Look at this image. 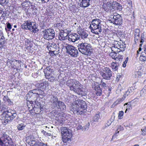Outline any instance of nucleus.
<instances>
[{
	"label": "nucleus",
	"mask_w": 146,
	"mask_h": 146,
	"mask_svg": "<svg viewBox=\"0 0 146 146\" xmlns=\"http://www.w3.org/2000/svg\"><path fill=\"white\" fill-rule=\"evenodd\" d=\"M66 85L69 87L70 90L78 95L85 96L87 94V90L83 87V85L76 80H69L66 82Z\"/></svg>",
	"instance_id": "obj_1"
},
{
	"label": "nucleus",
	"mask_w": 146,
	"mask_h": 146,
	"mask_svg": "<svg viewBox=\"0 0 146 146\" xmlns=\"http://www.w3.org/2000/svg\"><path fill=\"white\" fill-rule=\"evenodd\" d=\"M101 21L100 19H93L92 24L93 28H91V32L95 34H98L102 31Z\"/></svg>",
	"instance_id": "obj_6"
},
{
	"label": "nucleus",
	"mask_w": 146,
	"mask_h": 146,
	"mask_svg": "<svg viewBox=\"0 0 146 146\" xmlns=\"http://www.w3.org/2000/svg\"><path fill=\"white\" fill-rule=\"evenodd\" d=\"M42 133H43L44 135L46 136H50L51 135L50 133H47L44 130L42 131Z\"/></svg>",
	"instance_id": "obj_41"
},
{
	"label": "nucleus",
	"mask_w": 146,
	"mask_h": 146,
	"mask_svg": "<svg viewBox=\"0 0 146 146\" xmlns=\"http://www.w3.org/2000/svg\"><path fill=\"white\" fill-rule=\"evenodd\" d=\"M139 51H140L141 50V48H139Z\"/></svg>",
	"instance_id": "obj_63"
},
{
	"label": "nucleus",
	"mask_w": 146,
	"mask_h": 146,
	"mask_svg": "<svg viewBox=\"0 0 146 146\" xmlns=\"http://www.w3.org/2000/svg\"><path fill=\"white\" fill-rule=\"evenodd\" d=\"M29 3L27 1H25L24 2L22 3V5L24 7H27L29 5Z\"/></svg>",
	"instance_id": "obj_33"
},
{
	"label": "nucleus",
	"mask_w": 146,
	"mask_h": 146,
	"mask_svg": "<svg viewBox=\"0 0 146 146\" xmlns=\"http://www.w3.org/2000/svg\"><path fill=\"white\" fill-rule=\"evenodd\" d=\"M3 115V116L5 115V120L7 122L13 120L17 116L16 112L15 113L13 111L10 112L8 111H4Z\"/></svg>",
	"instance_id": "obj_10"
},
{
	"label": "nucleus",
	"mask_w": 146,
	"mask_h": 146,
	"mask_svg": "<svg viewBox=\"0 0 146 146\" xmlns=\"http://www.w3.org/2000/svg\"><path fill=\"white\" fill-rule=\"evenodd\" d=\"M112 69L114 71H116L118 69V67L119 66V62H112L111 64Z\"/></svg>",
	"instance_id": "obj_21"
},
{
	"label": "nucleus",
	"mask_w": 146,
	"mask_h": 146,
	"mask_svg": "<svg viewBox=\"0 0 146 146\" xmlns=\"http://www.w3.org/2000/svg\"><path fill=\"white\" fill-rule=\"evenodd\" d=\"M68 34L66 31H62L58 36L59 39L60 40H64L68 38Z\"/></svg>",
	"instance_id": "obj_18"
},
{
	"label": "nucleus",
	"mask_w": 146,
	"mask_h": 146,
	"mask_svg": "<svg viewBox=\"0 0 146 146\" xmlns=\"http://www.w3.org/2000/svg\"><path fill=\"white\" fill-rule=\"evenodd\" d=\"M43 93V92L41 89H36L33 90L29 92L27 94V98H30V100H27V106L31 113L33 115L34 111V108L33 104L34 102L35 103L36 102V98L35 97L36 96V94L39 96V95H42Z\"/></svg>",
	"instance_id": "obj_2"
},
{
	"label": "nucleus",
	"mask_w": 146,
	"mask_h": 146,
	"mask_svg": "<svg viewBox=\"0 0 146 146\" xmlns=\"http://www.w3.org/2000/svg\"><path fill=\"white\" fill-rule=\"evenodd\" d=\"M50 101L52 103L51 106L53 108H56L61 110L66 109V106L62 102L58 101L56 96H52L51 98Z\"/></svg>",
	"instance_id": "obj_5"
},
{
	"label": "nucleus",
	"mask_w": 146,
	"mask_h": 146,
	"mask_svg": "<svg viewBox=\"0 0 146 146\" xmlns=\"http://www.w3.org/2000/svg\"><path fill=\"white\" fill-rule=\"evenodd\" d=\"M68 37L69 41L74 42L79 39L80 36L76 33H72L69 35Z\"/></svg>",
	"instance_id": "obj_17"
},
{
	"label": "nucleus",
	"mask_w": 146,
	"mask_h": 146,
	"mask_svg": "<svg viewBox=\"0 0 146 146\" xmlns=\"http://www.w3.org/2000/svg\"><path fill=\"white\" fill-rule=\"evenodd\" d=\"M93 28V27H92L91 25H90L89 27V28H90L91 29V28Z\"/></svg>",
	"instance_id": "obj_62"
},
{
	"label": "nucleus",
	"mask_w": 146,
	"mask_h": 146,
	"mask_svg": "<svg viewBox=\"0 0 146 146\" xmlns=\"http://www.w3.org/2000/svg\"><path fill=\"white\" fill-rule=\"evenodd\" d=\"M100 73L103 79L108 80L110 79L112 72L109 68L105 67L100 71Z\"/></svg>",
	"instance_id": "obj_8"
},
{
	"label": "nucleus",
	"mask_w": 146,
	"mask_h": 146,
	"mask_svg": "<svg viewBox=\"0 0 146 146\" xmlns=\"http://www.w3.org/2000/svg\"><path fill=\"white\" fill-rule=\"evenodd\" d=\"M5 38L4 36L2 37L1 38H0V44H1L3 45L5 44Z\"/></svg>",
	"instance_id": "obj_36"
},
{
	"label": "nucleus",
	"mask_w": 146,
	"mask_h": 146,
	"mask_svg": "<svg viewBox=\"0 0 146 146\" xmlns=\"http://www.w3.org/2000/svg\"><path fill=\"white\" fill-rule=\"evenodd\" d=\"M17 27V26H16V25H15V26H14V27Z\"/></svg>",
	"instance_id": "obj_64"
},
{
	"label": "nucleus",
	"mask_w": 146,
	"mask_h": 146,
	"mask_svg": "<svg viewBox=\"0 0 146 146\" xmlns=\"http://www.w3.org/2000/svg\"><path fill=\"white\" fill-rule=\"evenodd\" d=\"M87 108L85 102L82 100L77 99L71 107V110L74 113L77 115L83 114Z\"/></svg>",
	"instance_id": "obj_3"
},
{
	"label": "nucleus",
	"mask_w": 146,
	"mask_h": 146,
	"mask_svg": "<svg viewBox=\"0 0 146 146\" xmlns=\"http://www.w3.org/2000/svg\"><path fill=\"white\" fill-rule=\"evenodd\" d=\"M117 52H114L112 51V52L110 54V55L112 58H115V56L116 55V53Z\"/></svg>",
	"instance_id": "obj_35"
},
{
	"label": "nucleus",
	"mask_w": 146,
	"mask_h": 146,
	"mask_svg": "<svg viewBox=\"0 0 146 146\" xmlns=\"http://www.w3.org/2000/svg\"><path fill=\"white\" fill-rule=\"evenodd\" d=\"M7 27L8 29H11V26L10 23H8L7 25Z\"/></svg>",
	"instance_id": "obj_52"
},
{
	"label": "nucleus",
	"mask_w": 146,
	"mask_h": 146,
	"mask_svg": "<svg viewBox=\"0 0 146 146\" xmlns=\"http://www.w3.org/2000/svg\"><path fill=\"white\" fill-rule=\"evenodd\" d=\"M139 33L140 30L139 29H135L134 33V40L135 42H136V41H137L139 38Z\"/></svg>",
	"instance_id": "obj_20"
},
{
	"label": "nucleus",
	"mask_w": 146,
	"mask_h": 146,
	"mask_svg": "<svg viewBox=\"0 0 146 146\" xmlns=\"http://www.w3.org/2000/svg\"><path fill=\"white\" fill-rule=\"evenodd\" d=\"M77 32L82 38H86L88 36V34L86 32L84 29H82L80 27H78Z\"/></svg>",
	"instance_id": "obj_16"
},
{
	"label": "nucleus",
	"mask_w": 146,
	"mask_h": 146,
	"mask_svg": "<svg viewBox=\"0 0 146 146\" xmlns=\"http://www.w3.org/2000/svg\"><path fill=\"white\" fill-rule=\"evenodd\" d=\"M96 92V94L97 96H100L102 94V90L100 88L97 90Z\"/></svg>",
	"instance_id": "obj_34"
},
{
	"label": "nucleus",
	"mask_w": 146,
	"mask_h": 146,
	"mask_svg": "<svg viewBox=\"0 0 146 146\" xmlns=\"http://www.w3.org/2000/svg\"><path fill=\"white\" fill-rule=\"evenodd\" d=\"M127 2L128 3L129 7H132V3L131 0H127Z\"/></svg>",
	"instance_id": "obj_45"
},
{
	"label": "nucleus",
	"mask_w": 146,
	"mask_h": 146,
	"mask_svg": "<svg viewBox=\"0 0 146 146\" xmlns=\"http://www.w3.org/2000/svg\"><path fill=\"white\" fill-rule=\"evenodd\" d=\"M92 88L96 91L100 88V87L97 83H95L92 85Z\"/></svg>",
	"instance_id": "obj_27"
},
{
	"label": "nucleus",
	"mask_w": 146,
	"mask_h": 146,
	"mask_svg": "<svg viewBox=\"0 0 146 146\" xmlns=\"http://www.w3.org/2000/svg\"><path fill=\"white\" fill-rule=\"evenodd\" d=\"M123 58V57L122 55L118 56L115 58V60L117 61H119L120 62L122 61V60Z\"/></svg>",
	"instance_id": "obj_29"
},
{
	"label": "nucleus",
	"mask_w": 146,
	"mask_h": 146,
	"mask_svg": "<svg viewBox=\"0 0 146 146\" xmlns=\"http://www.w3.org/2000/svg\"><path fill=\"white\" fill-rule=\"evenodd\" d=\"M121 102V100H119L116 101L114 103V104H119Z\"/></svg>",
	"instance_id": "obj_50"
},
{
	"label": "nucleus",
	"mask_w": 146,
	"mask_h": 146,
	"mask_svg": "<svg viewBox=\"0 0 146 146\" xmlns=\"http://www.w3.org/2000/svg\"><path fill=\"white\" fill-rule=\"evenodd\" d=\"M102 87L104 88H105L106 87V83L104 82L102 80L100 84Z\"/></svg>",
	"instance_id": "obj_39"
},
{
	"label": "nucleus",
	"mask_w": 146,
	"mask_h": 146,
	"mask_svg": "<svg viewBox=\"0 0 146 146\" xmlns=\"http://www.w3.org/2000/svg\"><path fill=\"white\" fill-rule=\"evenodd\" d=\"M7 102L9 103V104L11 105L13 103V102H11V100L9 99H7Z\"/></svg>",
	"instance_id": "obj_55"
},
{
	"label": "nucleus",
	"mask_w": 146,
	"mask_h": 146,
	"mask_svg": "<svg viewBox=\"0 0 146 146\" xmlns=\"http://www.w3.org/2000/svg\"><path fill=\"white\" fill-rule=\"evenodd\" d=\"M142 92L144 93L145 94H146V88L145 87L142 90Z\"/></svg>",
	"instance_id": "obj_53"
},
{
	"label": "nucleus",
	"mask_w": 146,
	"mask_h": 146,
	"mask_svg": "<svg viewBox=\"0 0 146 146\" xmlns=\"http://www.w3.org/2000/svg\"><path fill=\"white\" fill-rule=\"evenodd\" d=\"M106 5L107 6V9H109L112 7L113 9H117V6L121 7V5L116 1H114L113 0H111L109 2H107Z\"/></svg>",
	"instance_id": "obj_14"
},
{
	"label": "nucleus",
	"mask_w": 146,
	"mask_h": 146,
	"mask_svg": "<svg viewBox=\"0 0 146 146\" xmlns=\"http://www.w3.org/2000/svg\"><path fill=\"white\" fill-rule=\"evenodd\" d=\"M21 27L23 29L29 30L31 32L34 33H36L38 30L35 23L30 21L25 22Z\"/></svg>",
	"instance_id": "obj_7"
},
{
	"label": "nucleus",
	"mask_w": 146,
	"mask_h": 146,
	"mask_svg": "<svg viewBox=\"0 0 146 146\" xmlns=\"http://www.w3.org/2000/svg\"><path fill=\"white\" fill-rule=\"evenodd\" d=\"M144 51L142 52L145 53L146 54V48H144Z\"/></svg>",
	"instance_id": "obj_61"
},
{
	"label": "nucleus",
	"mask_w": 146,
	"mask_h": 146,
	"mask_svg": "<svg viewBox=\"0 0 146 146\" xmlns=\"http://www.w3.org/2000/svg\"><path fill=\"white\" fill-rule=\"evenodd\" d=\"M144 34H142L141 35V40L140 42L141 43H143V42L145 40V38H144Z\"/></svg>",
	"instance_id": "obj_42"
},
{
	"label": "nucleus",
	"mask_w": 146,
	"mask_h": 146,
	"mask_svg": "<svg viewBox=\"0 0 146 146\" xmlns=\"http://www.w3.org/2000/svg\"><path fill=\"white\" fill-rule=\"evenodd\" d=\"M119 131H118V130H117H117L115 131V134L113 135V137L115 135H116L117 134V133H119Z\"/></svg>",
	"instance_id": "obj_57"
},
{
	"label": "nucleus",
	"mask_w": 146,
	"mask_h": 146,
	"mask_svg": "<svg viewBox=\"0 0 146 146\" xmlns=\"http://www.w3.org/2000/svg\"><path fill=\"white\" fill-rule=\"evenodd\" d=\"M2 138H3V137L5 138H6L7 137V135L6 134H3V135H2Z\"/></svg>",
	"instance_id": "obj_54"
},
{
	"label": "nucleus",
	"mask_w": 146,
	"mask_h": 146,
	"mask_svg": "<svg viewBox=\"0 0 146 146\" xmlns=\"http://www.w3.org/2000/svg\"><path fill=\"white\" fill-rule=\"evenodd\" d=\"M124 46L123 45L118 43L117 42L112 44L111 47H110L111 51L115 52H119L124 51Z\"/></svg>",
	"instance_id": "obj_12"
},
{
	"label": "nucleus",
	"mask_w": 146,
	"mask_h": 146,
	"mask_svg": "<svg viewBox=\"0 0 146 146\" xmlns=\"http://www.w3.org/2000/svg\"><path fill=\"white\" fill-rule=\"evenodd\" d=\"M53 71H44V73L45 74V77L46 78H48L52 75V72Z\"/></svg>",
	"instance_id": "obj_25"
},
{
	"label": "nucleus",
	"mask_w": 146,
	"mask_h": 146,
	"mask_svg": "<svg viewBox=\"0 0 146 146\" xmlns=\"http://www.w3.org/2000/svg\"><path fill=\"white\" fill-rule=\"evenodd\" d=\"M61 133L64 136L71 137L72 136L71 131L66 127H62L61 128Z\"/></svg>",
	"instance_id": "obj_15"
},
{
	"label": "nucleus",
	"mask_w": 146,
	"mask_h": 146,
	"mask_svg": "<svg viewBox=\"0 0 146 146\" xmlns=\"http://www.w3.org/2000/svg\"><path fill=\"white\" fill-rule=\"evenodd\" d=\"M117 130H119V131H123L124 130L123 127L121 125H119L117 127Z\"/></svg>",
	"instance_id": "obj_46"
},
{
	"label": "nucleus",
	"mask_w": 146,
	"mask_h": 146,
	"mask_svg": "<svg viewBox=\"0 0 146 146\" xmlns=\"http://www.w3.org/2000/svg\"><path fill=\"white\" fill-rule=\"evenodd\" d=\"M121 76L120 75H119V74L117 75V77H116V80L117 81H119V78H121Z\"/></svg>",
	"instance_id": "obj_49"
},
{
	"label": "nucleus",
	"mask_w": 146,
	"mask_h": 146,
	"mask_svg": "<svg viewBox=\"0 0 146 146\" xmlns=\"http://www.w3.org/2000/svg\"><path fill=\"white\" fill-rule=\"evenodd\" d=\"M123 114L124 112L122 111H121L119 112L118 115L119 119H121L122 118V117L123 115Z\"/></svg>",
	"instance_id": "obj_32"
},
{
	"label": "nucleus",
	"mask_w": 146,
	"mask_h": 146,
	"mask_svg": "<svg viewBox=\"0 0 146 146\" xmlns=\"http://www.w3.org/2000/svg\"><path fill=\"white\" fill-rule=\"evenodd\" d=\"M140 60L141 62H144L146 60V54L142 52L139 57Z\"/></svg>",
	"instance_id": "obj_23"
},
{
	"label": "nucleus",
	"mask_w": 146,
	"mask_h": 146,
	"mask_svg": "<svg viewBox=\"0 0 146 146\" xmlns=\"http://www.w3.org/2000/svg\"><path fill=\"white\" fill-rule=\"evenodd\" d=\"M24 127L25 126L23 125V124H21L18 126L17 128L19 130H22L24 128Z\"/></svg>",
	"instance_id": "obj_38"
},
{
	"label": "nucleus",
	"mask_w": 146,
	"mask_h": 146,
	"mask_svg": "<svg viewBox=\"0 0 146 146\" xmlns=\"http://www.w3.org/2000/svg\"><path fill=\"white\" fill-rule=\"evenodd\" d=\"M3 143L2 141L1 138H0V145L2 146L3 145Z\"/></svg>",
	"instance_id": "obj_56"
},
{
	"label": "nucleus",
	"mask_w": 146,
	"mask_h": 146,
	"mask_svg": "<svg viewBox=\"0 0 146 146\" xmlns=\"http://www.w3.org/2000/svg\"><path fill=\"white\" fill-rule=\"evenodd\" d=\"M141 134L143 135H146V126L143 129H141Z\"/></svg>",
	"instance_id": "obj_37"
},
{
	"label": "nucleus",
	"mask_w": 146,
	"mask_h": 146,
	"mask_svg": "<svg viewBox=\"0 0 146 146\" xmlns=\"http://www.w3.org/2000/svg\"><path fill=\"white\" fill-rule=\"evenodd\" d=\"M2 16L1 17V18H2L3 19H5L6 17V14L5 13L4 11H3V13H2Z\"/></svg>",
	"instance_id": "obj_47"
},
{
	"label": "nucleus",
	"mask_w": 146,
	"mask_h": 146,
	"mask_svg": "<svg viewBox=\"0 0 146 146\" xmlns=\"http://www.w3.org/2000/svg\"><path fill=\"white\" fill-rule=\"evenodd\" d=\"M43 37L45 39L50 40L54 37L55 32L52 29H46L42 31Z\"/></svg>",
	"instance_id": "obj_9"
},
{
	"label": "nucleus",
	"mask_w": 146,
	"mask_h": 146,
	"mask_svg": "<svg viewBox=\"0 0 146 146\" xmlns=\"http://www.w3.org/2000/svg\"><path fill=\"white\" fill-rule=\"evenodd\" d=\"M36 86L38 88H44V82L43 81H41L38 83Z\"/></svg>",
	"instance_id": "obj_26"
},
{
	"label": "nucleus",
	"mask_w": 146,
	"mask_h": 146,
	"mask_svg": "<svg viewBox=\"0 0 146 146\" xmlns=\"http://www.w3.org/2000/svg\"><path fill=\"white\" fill-rule=\"evenodd\" d=\"M109 21L111 23L116 25H120L122 24V17L120 15L115 13V15L113 16L112 19L110 20Z\"/></svg>",
	"instance_id": "obj_13"
},
{
	"label": "nucleus",
	"mask_w": 146,
	"mask_h": 146,
	"mask_svg": "<svg viewBox=\"0 0 146 146\" xmlns=\"http://www.w3.org/2000/svg\"><path fill=\"white\" fill-rule=\"evenodd\" d=\"M3 13V11L2 10H0V17H1L2 16V13Z\"/></svg>",
	"instance_id": "obj_59"
},
{
	"label": "nucleus",
	"mask_w": 146,
	"mask_h": 146,
	"mask_svg": "<svg viewBox=\"0 0 146 146\" xmlns=\"http://www.w3.org/2000/svg\"><path fill=\"white\" fill-rule=\"evenodd\" d=\"M47 78L48 79V80L50 82H53L55 80V78L52 76H50L49 77Z\"/></svg>",
	"instance_id": "obj_40"
},
{
	"label": "nucleus",
	"mask_w": 146,
	"mask_h": 146,
	"mask_svg": "<svg viewBox=\"0 0 146 146\" xmlns=\"http://www.w3.org/2000/svg\"><path fill=\"white\" fill-rule=\"evenodd\" d=\"M44 86H45L46 87L48 86L49 85V83L47 81H45V82H44Z\"/></svg>",
	"instance_id": "obj_51"
},
{
	"label": "nucleus",
	"mask_w": 146,
	"mask_h": 146,
	"mask_svg": "<svg viewBox=\"0 0 146 146\" xmlns=\"http://www.w3.org/2000/svg\"><path fill=\"white\" fill-rule=\"evenodd\" d=\"M44 71H53L52 69H51V67L50 66L47 67L46 69H44Z\"/></svg>",
	"instance_id": "obj_48"
},
{
	"label": "nucleus",
	"mask_w": 146,
	"mask_h": 146,
	"mask_svg": "<svg viewBox=\"0 0 146 146\" xmlns=\"http://www.w3.org/2000/svg\"><path fill=\"white\" fill-rule=\"evenodd\" d=\"M128 60V57H127L126 58L125 61L123 62V64L122 65L123 66V67H126V64L127 63Z\"/></svg>",
	"instance_id": "obj_44"
},
{
	"label": "nucleus",
	"mask_w": 146,
	"mask_h": 146,
	"mask_svg": "<svg viewBox=\"0 0 146 146\" xmlns=\"http://www.w3.org/2000/svg\"><path fill=\"white\" fill-rule=\"evenodd\" d=\"M4 36L3 34L2 33V32H0V38H1V37Z\"/></svg>",
	"instance_id": "obj_58"
},
{
	"label": "nucleus",
	"mask_w": 146,
	"mask_h": 146,
	"mask_svg": "<svg viewBox=\"0 0 146 146\" xmlns=\"http://www.w3.org/2000/svg\"><path fill=\"white\" fill-rule=\"evenodd\" d=\"M133 94V91L132 90L131 88H129L126 91L123 97L124 98H125L127 96H128L129 95Z\"/></svg>",
	"instance_id": "obj_22"
},
{
	"label": "nucleus",
	"mask_w": 146,
	"mask_h": 146,
	"mask_svg": "<svg viewBox=\"0 0 146 146\" xmlns=\"http://www.w3.org/2000/svg\"><path fill=\"white\" fill-rule=\"evenodd\" d=\"M9 0H0V4L2 5H4L9 3Z\"/></svg>",
	"instance_id": "obj_28"
},
{
	"label": "nucleus",
	"mask_w": 146,
	"mask_h": 146,
	"mask_svg": "<svg viewBox=\"0 0 146 146\" xmlns=\"http://www.w3.org/2000/svg\"><path fill=\"white\" fill-rule=\"evenodd\" d=\"M125 105H127V106L126 107V110L125 111V112L126 113L127 110V109L130 108V107H131V104H128V103H126L124 104V106H125Z\"/></svg>",
	"instance_id": "obj_43"
},
{
	"label": "nucleus",
	"mask_w": 146,
	"mask_h": 146,
	"mask_svg": "<svg viewBox=\"0 0 146 146\" xmlns=\"http://www.w3.org/2000/svg\"><path fill=\"white\" fill-rule=\"evenodd\" d=\"M78 47L79 51L82 54L86 55L91 54L92 48L90 44L82 42L78 44Z\"/></svg>",
	"instance_id": "obj_4"
},
{
	"label": "nucleus",
	"mask_w": 146,
	"mask_h": 146,
	"mask_svg": "<svg viewBox=\"0 0 146 146\" xmlns=\"http://www.w3.org/2000/svg\"><path fill=\"white\" fill-rule=\"evenodd\" d=\"M142 73L141 72L137 71L134 72L133 75V76L136 78H140L141 76Z\"/></svg>",
	"instance_id": "obj_24"
},
{
	"label": "nucleus",
	"mask_w": 146,
	"mask_h": 146,
	"mask_svg": "<svg viewBox=\"0 0 146 146\" xmlns=\"http://www.w3.org/2000/svg\"><path fill=\"white\" fill-rule=\"evenodd\" d=\"M81 1L80 2V5L81 7L85 8L88 7L90 5L89 0H79Z\"/></svg>",
	"instance_id": "obj_19"
},
{
	"label": "nucleus",
	"mask_w": 146,
	"mask_h": 146,
	"mask_svg": "<svg viewBox=\"0 0 146 146\" xmlns=\"http://www.w3.org/2000/svg\"><path fill=\"white\" fill-rule=\"evenodd\" d=\"M83 129H84L85 130H86V129H88V127H86L85 126H84L83 127Z\"/></svg>",
	"instance_id": "obj_60"
},
{
	"label": "nucleus",
	"mask_w": 146,
	"mask_h": 146,
	"mask_svg": "<svg viewBox=\"0 0 146 146\" xmlns=\"http://www.w3.org/2000/svg\"><path fill=\"white\" fill-rule=\"evenodd\" d=\"M100 117V116L99 114H96L94 117L93 120L95 122H98Z\"/></svg>",
	"instance_id": "obj_30"
},
{
	"label": "nucleus",
	"mask_w": 146,
	"mask_h": 146,
	"mask_svg": "<svg viewBox=\"0 0 146 146\" xmlns=\"http://www.w3.org/2000/svg\"><path fill=\"white\" fill-rule=\"evenodd\" d=\"M68 137H66L65 138L62 139V141L64 143H66L68 141H71V137L68 138Z\"/></svg>",
	"instance_id": "obj_31"
},
{
	"label": "nucleus",
	"mask_w": 146,
	"mask_h": 146,
	"mask_svg": "<svg viewBox=\"0 0 146 146\" xmlns=\"http://www.w3.org/2000/svg\"><path fill=\"white\" fill-rule=\"evenodd\" d=\"M67 52L71 56L76 57L78 54V51L74 46L68 44H66V46Z\"/></svg>",
	"instance_id": "obj_11"
}]
</instances>
